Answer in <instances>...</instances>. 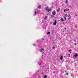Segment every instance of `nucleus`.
I'll use <instances>...</instances> for the list:
<instances>
[{"instance_id":"obj_1","label":"nucleus","mask_w":78,"mask_h":78,"mask_svg":"<svg viewBox=\"0 0 78 78\" xmlns=\"http://www.w3.org/2000/svg\"><path fill=\"white\" fill-rule=\"evenodd\" d=\"M52 15H55L56 14V12L55 11L52 12Z\"/></svg>"},{"instance_id":"obj_2","label":"nucleus","mask_w":78,"mask_h":78,"mask_svg":"<svg viewBox=\"0 0 78 78\" xmlns=\"http://www.w3.org/2000/svg\"><path fill=\"white\" fill-rule=\"evenodd\" d=\"M56 22H57V21H56V20H55L54 22L53 23V25H56Z\"/></svg>"},{"instance_id":"obj_3","label":"nucleus","mask_w":78,"mask_h":78,"mask_svg":"<svg viewBox=\"0 0 78 78\" xmlns=\"http://www.w3.org/2000/svg\"><path fill=\"white\" fill-rule=\"evenodd\" d=\"M44 48H41L40 50H39V51H40V52H42V51H44Z\"/></svg>"},{"instance_id":"obj_4","label":"nucleus","mask_w":78,"mask_h":78,"mask_svg":"<svg viewBox=\"0 0 78 78\" xmlns=\"http://www.w3.org/2000/svg\"><path fill=\"white\" fill-rule=\"evenodd\" d=\"M48 17V16H46L44 17V20H46V19H47V18Z\"/></svg>"},{"instance_id":"obj_5","label":"nucleus","mask_w":78,"mask_h":78,"mask_svg":"<svg viewBox=\"0 0 78 78\" xmlns=\"http://www.w3.org/2000/svg\"><path fill=\"white\" fill-rule=\"evenodd\" d=\"M62 58H63V56H61L60 58V59L61 60H62Z\"/></svg>"},{"instance_id":"obj_6","label":"nucleus","mask_w":78,"mask_h":78,"mask_svg":"<svg viewBox=\"0 0 78 78\" xmlns=\"http://www.w3.org/2000/svg\"><path fill=\"white\" fill-rule=\"evenodd\" d=\"M49 9V8L48 7H47L45 9V10L48 11V10Z\"/></svg>"},{"instance_id":"obj_7","label":"nucleus","mask_w":78,"mask_h":78,"mask_svg":"<svg viewBox=\"0 0 78 78\" xmlns=\"http://www.w3.org/2000/svg\"><path fill=\"white\" fill-rule=\"evenodd\" d=\"M67 16V14H66L65 16H64V18H66Z\"/></svg>"},{"instance_id":"obj_8","label":"nucleus","mask_w":78,"mask_h":78,"mask_svg":"<svg viewBox=\"0 0 78 78\" xmlns=\"http://www.w3.org/2000/svg\"><path fill=\"white\" fill-rule=\"evenodd\" d=\"M60 11V9L58 8L57 10V12H59Z\"/></svg>"},{"instance_id":"obj_9","label":"nucleus","mask_w":78,"mask_h":78,"mask_svg":"<svg viewBox=\"0 0 78 78\" xmlns=\"http://www.w3.org/2000/svg\"><path fill=\"white\" fill-rule=\"evenodd\" d=\"M68 2V1H67V0H66L65 3H66V4H67Z\"/></svg>"},{"instance_id":"obj_10","label":"nucleus","mask_w":78,"mask_h":78,"mask_svg":"<svg viewBox=\"0 0 78 78\" xmlns=\"http://www.w3.org/2000/svg\"><path fill=\"white\" fill-rule=\"evenodd\" d=\"M78 56V54H76L74 55V57H76Z\"/></svg>"},{"instance_id":"obj_11","label":"nucleus","mask_w":78,"mask_h":78,"mask_svg":"<svg viewBox=\"0 0 78 78\" xmlns=\"http://www.w3.org/2000/svg\"><path fill=\"white\" fill-rule=\"evenodd\" d=\"M61 21H64V19H63V18H61Z\"/></svg>"},{"instance_id":"obj_12","label":"nucleus","mask_w":78,"mask_h":78,"mask_svg":"<svg viewBox=\"0 0 78 78\" xmlns=\"http://www.w3.org/2000/svg\"><path fill=\"white\" fill-rule=\"evenodd\" d=\"M36 14V11H35L34 12V16H35Z\"/></svg>"},{"instance_id":"obj_13","label":"nucleus","mask_w":78,"mask_h":78,"mask_svg":"<svg viewBox=\"0 0 78 78\" xmlns=\"http://www.w3.org/2000/svg\"><path fill=\"white\" fill-rule=\"evenodd\" d=\"M51 11V9H48V12H49V11Z\"/></svg>"},{"instance_id":"obj_14","label":"nucleus","mask_w":78,"mask_h":78,"mask_svg":"<svg viewBox=\"0 0 78 78\" xmlns=\"http://www.w3.org/2000/svg\"><path fill=\"white\" fill-rule=\"evenodd\" d=\"M44 78H47V76L45 75L44 76Z\"/></svg>"},{"instance_id":"obj_15","label":"nucleus","mask_w":78,"mask_h":78,"mask_svg":"<svg viewBox=\"0 0 78 78\" xmlns=\"http://www.w3.org/2000/svg\"><path fill=\"white\" fill-rule=\"evenodd\" d=\"M47 34H50V32H48Z\"/></svg>"},{"instance_id":"obj_16","label":"nucleus","mask_w":78,"mask_h":78,"mask_svg":"<svg viewBox=\"0 0 78 78\" xmlns=\"http://www.w3.org/2000/svg\"><path fill=\"white\" fill-rule=\"evenodd\" d=\"M69 9H66V11H69Z\"/></svg>"},{"instance_id":"obj_17","label":"nucleus","mask_w":78,"mask_h":78,"mask_svg":"<svg viewBox=\"0 0 78 78\" xmlns=\"http://www.w3.org/2000/svg\"><path fill=\"white\" fill-rule=\"evenodd\" d=\"M72 51V50H71V49H70V50H69V52H70V51Z\"/></svg>"},{"instance_id":"obj_18","label":"nucleus","mask_w":78,"mask_h":78,"mask_svg":"<svg viewBox=\"0 0 78 78\" xmlns=\"http://www.w3.org/2000/svg\"><path fill=\"white\" fill-rule=\"evenodd\" d=\"M38 8H41V5L38 6Z\"/></svg>"},{"instance_id":"obj_19","label":"nucleus","mask_w":78,"mask_h":78,"mask_svg":"<svg viewBox=\"0 0 78 78\" xmlns=\"http://www.w3.org/2000/svg\"><path fill=\"white\" fill-rule=\"evenodd\" d=\"M52 48H53V49H54V48H55V47H52Z\"/></svg>"},{"instance_id":"obj_20","label":"nucleus","mask_w":78,"mask_h":78,"mask_svg":"<svg viewBox=\"0 0 78 78\" xmlns=\"http://www.w3.org/2000/svg\"><path fill=\"white\" fill-rule=\"evenodd\" d=\"M53 73H55V71H53Z\"/></svg>"},{"instance_id":"obj_21","label":"nucleus","mask_w":78,"mask_h":78,"mask_svg":"<svg viewBox=\"0 0 78 78\" xmlns=\"http://www.w3.org/2000/svg\"><path fill=\"white\" fill-rule=\"evenodd\" d=\"M68 55H69V56H68V57H70V54H68Z\"/></svg>"},{"instance_id":"obj_22","label":"nucleus","mask_w":78,"mask_h":78,"mask_svg":"<svg viewBox=\"0 0 78 78\" xmlns=\"http://www.w3.org/2000/svg\"><path fill=\"white\" fill-rule=\"evenodd\" d=\"M66 9H65L64 10V12H66Z\"/></svg>"},{"instance_id":"obj_23","label":"nucleus","mask_w":78,"mask_h":78,"mask_svg":"<svg viewBox=\"0 0 78 78\" xmlns=\"http://www.w3.org/2000/svg\"><path fill=\"white\" fill-rule=\"evenodd\" d=\"M39 65H41V63H39Z\"/></svg>"},{"instance_id":"obj_24","label":"nucleus","mask_w":78,"mask_h":78,"mask_svg":"<svg viewBox=\"0 0 78 78\" xmlns=\"http://www.w3.org/2000/svg\"><path fill=\"white\" fill-rule=\"evenodd\" d=\"M68 73H66V75H68Z\"/></svg>"},{"instance_id":"obj_25","label":"nucleus","mask_w":78,"mask_h":78,"mask_svg":"<svg viewBox=\"0 0 78 78\" xmlns=\"http://www.w3.org/2000/svg\"><path fill=\"white\" fill-rule=\"evenodd\" d=\"M74 45H76V44L75 43V44H74Z\"/></svg>"},{"instance_id":"obj_26","label":"nucleus","mask_w":78,"mask_h":78,"mask_svg":"<svg viewBox=\"0 0 78 78\" xmlns=\"http://www.w3.org/2000/svg\"><path fill=\"white\" fill-rule=\"evenodd\" d=\"M64 23H62V24H63V25H64Z\"/></svg>"},{"instance_id":"obj_27","label":"nucleus","mask_w":78,"mask_h":78,"mask_svg":"<svg viewBox=\"0 0 78 78\" xmlns=\"http://www.w3.org/2000/svg\"><path fill=\"white\" fill-rule=\"evenodd\" d=\"M64 19L65 20H66V18H64Z\"/></svg>"},{"instance_id":"obj_28","label":"nucleus","mask_w":78,"mask_h":78,"mask_svg":"<svg viewBox=\"0 0 78 78\" xmlns=\"http://www.w3.org/2000/svg\"><path fill=\"white\" fill-rule=\"evenodd\" d=\"M66 28H65V30H66Z\"/></svg>"},{"instance_id":"obj_29","label":"nucleus","mask_w":78,"mask_h":78,"mask_svg":"<svg viewBox=\"0 0 78 78\" xmlns=\"http://www.w3.org/2000/svg\"><path fill=\"white\" fill-rule=\"evenodd\" d=\"M70 18H69L68 19V20H69V19Z\"/></svg>"},{"instance_id":"obj_30","label":"nucleus","mask_w":78,"mask_h":78,"mask_svg":"<svg viewBox=\"0 0 78 78\" xmlns=\"http://www.w3.org/2000/svg\"><path fill=\"white\" fill-rule=\"evenodd\" d=\"M43 40H44V39L43 38H42Z\"/></svg>"},{"instance_id":"obj_31","label":"nucleus","mask_w":78,"mask_h":78,"mask_svg":"<svg viewBox=\"0 0 78 78\" xmlns=\"http://www.w3.org/2000/svg\"><path fill=\"white\" fill-rule=\"evenodd\" d=\"M76 16H77V15H76Z\"/></svg>"},{"instance_id":"obj_32","label":"nucleus","mask_w":78,"mask_h":78,"mask_svg":"<svg viewBox=\"0 0 78 78\" xmlns=\"http://www.w3.org/2000/svg\"><path fill=\"white\" fill-rule=\"evenodd\" d=\"M64 58H66V56H64Z\"/></svg>"},{"instance_id":"obj_33","label":"nucleus","mask_w":78,"mask_h":78,"mask_svg":"<svg viewBox=\"0 0 78 78\" xmlns=\"http://www.w3.org/2000/svg\"><path fill=\"white\" fill-rule=\"evenodd\" d=\"M42 74H43V73H42Z\"/></svg>"},{"instance_id":"obj_34","label":"nucleus","mask_w":78,"mask_h":78,"mask_svg":"<svg viewBox=\"0 0 78 78\" xmlns=\"http://www.w3.org/2000/svg\"><path fill=\"white\" fill-rule=\"evenodd\" d=\"M71 52H70V53H71Z\"/></svg>"},{"instance_id":"obj_35","label":"nucleus","mask_w":78,"mask_h":78,"mask_svg":"<svg viewBox=\"0 0 78 78\" xmlns=\"http://www.w3.org/2000/svg\"><path fill=\"white\" fill-rule=\"evenodd\" d=\"M33 45H34V44Z\"/></svg>"},{"instance_id":"obj_36","label":"nucleus","mask_w":78,"mask_h":78,"mask_svg":"<svg viewBox=\"0 0 78 78\" xmlns=\"http://www.w3.org/2000/svg\"><path fill=\"white\" fill-rule=\"evenodd\" d=\"M65 72H66V71H65Z\"/></svg>"}]
</instances>
